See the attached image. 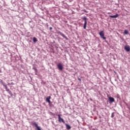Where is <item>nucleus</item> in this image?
<instances>
[{
  "label": "nucleus",
  "instance_id": "obj_4",
  "mask_svg": "<svg viewBox=\"0 0 130 130\" xmlns=\"http://www.w3.org/2000/svg\"><path fill=\"white\" fill-rule=\"evenodd\" d=\"M51 99V96H48L46 99V102H48V103H49V104H50V103H51V102L50 101Z\"/></svg>",
  "mask_w": 130,
  "mask_h": 130
},
{
  "label": "nucleus",
  "instance_id": "obj_5",
  "mask_svg": "<svg viewBox=\"0 0 130 130\" xmlns=\"http://www.w3.org/2000/svg\"><path fill=\"white\" fill-rule=\"evenodd\" d=\"M32 125H35V126H36V127H37L38 130H41V128H40V127H39L38 126V124H37V123H36V122H34L32 123Z\"/></svg>",
  "mask_w": 130,
  "mask_h": 130
},
{
  "label": "nucleus",
  "instance_id": "obj_12",
  "mask_svg": "<svg viewBox=\"0 0 130 130\" xmlns=\"http://www.w3.org/2000/svg\"><path fill=\"white\" fill-rule=\"evenodd\" d=\"M37 41H38L37 39L35 37H34L33 42L35 43V42H37Z\"/></svg>",
  "mask_w": 130,
  "mask_h": 130
},
{
  "label": "nucleus",
  "instance_id": "obj_8",
  "mask_svg": "<svg viewBox=\"0 0 130 130\" xmlns=\"http://www.w3.org/2000/svg\"><path fill=\"white\" fill-rule=\"evenodd\" d=\"M57 68L61 71L62 70L63 67H62V65L61 64V63H58L57 64Z\"/></svg>",
  "mask_w": 130,
  "mask_h": 130
},
{
  "label": "nucleus",
  "instance_id": "obj_15",
  "mask_svg": "<svg viewBox=\"0 0 130 130\" xmlns=\"http://www.w3.org/2000/svg\"><path fill=\"white\" fill-rule=\"evenodd\" d=\"M9 94H10V95H13V94L12 93V91H9Z\"/></svg>",
  "mask_w": 130,
  "mask_h": 130
},
{
  "label": "nucleus",
  "instance_id": "obj_14",
  "mask_svg": "<svg viewBox=\"0 0 130 130\" xmlns=\"http://www.w3.org/2000/svg\"><path fill=\"white\" fill-rule=\"evenodd\" d=\"M60 35H61V36H62V37H65L64 34H60Z\"/></svg>",
  "mask_w": 130,
  "mask_h": 130
},
{
  "label": "nucleus",
  "instance_id": "obj_18",
  "mask_svg": "<svg viewBox=\"0 0 130 130\" xmlns=\"http://www.w3.org/2000/svg\"><path fill=\"white\" fill-rule=\"evenodd\" d=\"M0 73H2V70L0 69Z\"/></svg>",
  "mask_w": 130,
  "mask_h": 130
},
{
  "label": "nucleus",
  "instance_id": "obj_7",
  "mask_svg": "<svg viewBox=\"0 0 130 130\" xmlns=\"http://www.w3.org/2000/svg\"><path fill=\"white\" fill-rule=\"evenodd\" d=\"M109 101H110V103H112V102H114V101H115L114 98L111 96L109 97Z\"/></svg>",
  "mask_w": 130,
  "mask_h": 130
},
{
  "label": "nucleus",
  "instance_id": "obj_2",
  "mask_svg": "<svg viewBox=\"0 0 130 130\" xmlns=\"http://www.w3.org/2000/svg\"><path fill=\"white\" fill-rule=\"evenodd\" d=\"M100 36H101V38H102V39H104V40H105V39H106V37H104V31H101L100 33Z\"/></svg>",
  "mask_w": 130,
  "mask_h": 130
},
{
  "label": "nucleus",
  "instance_id": "obj_11",
  "mask_svg": "<svg viewBox=\"0 0 130 130\" xmlns=\"http://www.w3.org/2000/svg\"><path fill=\"white\" fill-rule=\"evenodd\" d=\"M124 34H125V35H127V34H128V31L127 30L125 29L124 31Z\"/></svg>",
  "mask_w": 130,
  "mask_h": 130
},
{
  "label": "nucleus",
  "instance_id": "obj_10",
  "mask_svg": "<svg viewBox=\"0 0 130 130\" xmlns=\"http://www.w3.org/2000/svg\"><path fill=\"white\" fill-rule=\"evenodd\" d=\"M67 129H71V126L68 124H66Z\"/></svg>",
  "mask_w": 130,
  "mask_h": 130
},
{
  "label": "nucleus",
  "instance_id": "obj_3",
  "mask_svg": "<svg viewBox=\"0 0 130 130\" xmlns=\"http://www.w3.org/2000/svg\"><path fill=\"white\" fill-rule=\"evenodd\" d=\"M57 116L59 122H62L63 123H64V120L60 117V115L58 114Z\"/></svg>",
  "mask_w": 130,
  "mask_h": 130
},
{
  "label": "nucleus",
  "instance_id": "obj_1",
  "mask_svg": "<svg viewBox=\"0 0 130 130\" xmlns=\"http://www.w3.org/2000/svg\"><path fill=\"white\" fill-rule=\"evenodd\" d=\"M82 19H83V20H84V24L83 28L84 29H86V28L87 27V17H84Z\"/></svg>",
  "mask_w": 130,
  "mask_h": 130
},
{
  "label": "nucleus",
  "instance_id": "obj_17",
  "mask_svg": "<svg viewBox=\"0 0 130 130\" xmlns=\"http://www.w3.org/2000/svg\"><path fill=\"white\" fill-rule=\"evenodd\" d=\"M50 30H52V28L51 27H50Z\"/></svg>",
  "mask_w": 130,
  "mask_h": 130
},
{
  "label": "nucleus",
  "instance_id": "obj_16",
  "mask_svg": "<svg viewBox=\"0 0 130 130\" xmlns=\"http://www.w3.org/2000/svg\"><path fill=\"white\" fill-rule=\"evenodd\" d=\"M78 80L80 81V82H81V78H78Z\"/></svg>",
  "mask_w": 130,
  "mask_h": 130
},
{
  "label": "nucleus",
  "instance_id": "obj_6",
  "mask_svg": "<svg viewBox=\"0 0 130 130\" xmlns=\"http://www.w3.org/2000/svg\"><path fill=\"white\" fill-rule=\"evenodd\" d=\"M124 49L127 51V52H129L130 51V47L129 46H125L124 47Z\"/></svg>",
  "mask_w": 130,
  "mask_h": 130
},
{
  "label": "nucleus",
  "instance_id": "obj_19",
  "mask_svg": "<svg viewBox=\"0 0 130 130\" xmlns=\"http://www.w3.org/2000/svg\"><path fill=\"white\" fill-rule=\"evenodd\" d=\"M36 71H37V69H35Z\"/></svg>",
  "mask_w": 130,
  "mask_h": 130
},
{
  "label": "nucleus",
  "instance_id": "obj_9",
  "mask_svg": "<svg viewBox=\"0 0 130 130\" xmlns=\"http://www.w3.org/2000/svg\"><path fill=\"white\" fill-rule=\"evenodd\" d=\"M110 18H118V14H116L115 15H109Z\"/></svg>",
  "mask_w": 130,
  "mask_h": 130
},
{
  "label": "nucleus",
  "instance_id": "obj_13",
  "mask_svg": "<svg viewBox=\"0 0 130 130\" xmlns=\"http://www.w3.org/2000/svg\"><path fill=\"white\" fill-rule=\"evenodd\" d=\"M111 117H112V118H113V117H114V113H112Z\"/></svg>",
  "mask_w": 130,
  "mask_h": 130
}]
</instances>
